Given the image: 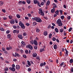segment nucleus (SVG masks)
I'll return each instance as SVG.
<instances>
[{
  "label": "nucleus",
  "mask_w": 73,
  "mask_h": 73,
  "mask_svg": "<svg viewBox=\"0 0 73 73\" xmlns=\"http://www.w3.org/2000/svg\"><path fill=\"white\" fill-rule=\"evenodd\" d=\"M60 18L61 19H62V20H63V19H64V15L62 16Z\"/></svg>",
  "instance_id": "obj_37"
},
{
  "label": "nucleus",
  "mask_w": 73,
  "mask_h": 73,
  "mask_svg": "<svg viewBox=\"0 0 73 73\" xmlns=\"http://www.w3.org/2000/svg\"><path fill=\"white\" fill-rule=\"evenodd\" d=\"M12 68H15V64H13L12 65Z\"/></svg>",
  "instance_id": "obj_50"
},
{
  "label": "nucleus",
  "mask_w": 73,
  "mask_h": 73,
  "mask_svg": "<svg viewBox=\"0 0 73 73\" xmlns=\"http://www.w3.org/2000/svg\"><path fill=\"white\" fill-rule=\"evenodd\" d=\"M15 23H16V24H17V23L18 22V21H17V20L16 19H15Z\"/></svg>",
  "instance_id": "obj_53"
},
{
  "label": "nucleus",
  "mask_w": 73,
  "mask_h": 73,
  "mask_svg": "<svg viewBox=\"0 0 73 73\" xmlns=\"http://www.w3.org/2000/svg\"><path fill=\"white\" fill-rule=\"evenodd\" d=\"M23 57H24V58H27V56H26V55H23Z\"/></svg>",
  "instance_id": "obj_46"
},
{
  "label": "nucleus",
  "mask_w": 73,
  "mask_h": 73,
  "mask_svg": "<svg viewBox=\"0 0 73 73\" xmlns=\"http://www.w3.org/2000/svg\"><path fill=\"white\" fill-rule=\"evenodd\" d=\"M19 4H22V1H20L19 2H18Z\"/></svg>",
  "instance_id": "obj_57"
},
{
  "label": "nucleus",
  "mask_w": 73,
  "mask_h": 73,
  "mask_svg": "<svg viewBox=\"0 0 73 73\" xmlns=\"http://www.w3.org/2000/svg\"><path fill=\"white\" fill-rule=\"evenodd\" d=\"M65 50L66 51V53L68 54L69 52H68V50H67L66 49V48L65 49Z\"/></svg>",
  "instance_id": "obj_41"
},
{
  "label": "nucleus",
  "mask_w": 73,
  "mask_h": 73,
  "mask_svg": "<svg viewBox=\"0 0 73 73\" xmlns=\"http://www.w3.org/2000/svg\"><path fill=\"white\" fill-rule=\"evenodd\" d=\"M32 20L33 21H36V22L38 23H41L42 22V20L40 19V18L38 17H35L34 18H32Z\"/></svg>",
  "instance_id": "obj_1"
},
{
  "label": "nucleus",
  "mask_w": 73,
  "mask_h": 73,
  "mask_svg": "<svg viewBox=\"0 0 73 73\" xmlns=\"http://www.w3.org/2000/svg\"><path fill=\"white\" fill-rule=\"evenodd\" d=\"M21 43L24 45H25V42L23 41H22L21 42Z\"/></svg>",
  "instance_id": "obj_35"
},
{
  "label": "nucleus",
  "mask_w": 73,
  "mask_h": 73,
  "mask_svg": "<svg viewBox=\"0 0 73 73\" xmlns=\"http://www.w3.org/2000/svg\"><path fill=\"white\" fill-rule=\"evenodd\" d=\"M26 25L27 26H28L30 25V24H29V23H26Z\"/></svg>",
  "instance_id": "obj_49"
},
{
  "label": "nucleus",
  "mask_w": 73,
  "mask_h": 73,
  "mask_svg": "<svg viewBox=\"0 0 73 73\" xmlns=\"http://www.w3.org/2000/svg\"><path fill=\"white\" fill-rule=\"evenodd\" d=\"M72 30V28L71 27L68 30V31L69 32H70Z\"/></svg>",
  "instance_id": "obj_45"
},
{
  "label": "nucleus",
  "mask_w": 73,
  "mask_h": 73,
  "mask_svg": "<svg viewBox=\"0 0 73 73\" xmlns=\"http://www.w3.org/2000/svg\"><path fill=\"white\" fill-rule=\"evenodd\" d=\"M27 2L28 4H29L31 3V0H27Z\"/></svg>",
  "instance_id": "obj_26"
},
{
  "label": "nucleus",
  "mask_w": 73,
  "mask_h": 73,
  "mask_svg": "<svg viewBox=\"0 0 73 73\" xmlns=\"http://www.w3.org/2000/svg\"><path fill=\"white\" fill-rule=\"evenodd\" d=\"M33 26H35V25H37V23L36 22H34L33 23Z\"/></svg>",
  "instance_id": "obj_30"
},
{
  "label": "nucleus",
  "mask_w": 73,
  "mask_h": 73,
  "mask_svg": "<svg viewBox=\"0 0 73 73\" xmlns=\"http://www.w3.org/2000/svg\"><path fill=\"white\" fill-rule=\"evenodd\" d=\"M70 19H71V17H70V16H68L67 17V19L68 20H70Z\"/></svg>",
  "instance_id": "obj_48"
},
{
  "label": "nucleus",
  "mask_w": 73,
  "mask_h": 73,
  "mask_svg": "<svg viewBox=\"0 0 73 73\" xmlns=\"http://www.w3.org/2000/svg\"><path fill=\"white\" fill-rule=\"evenodd\" d=\"M22 3V4H25L26 3H25V1H23Z\"/></svg>",
  "instance_id": "obj_63"
},
{
  "label": "nucleus",
  "mask_w": 73,
  "mask_h": 73,
  "mask_svg": "<svg viewBox=\"0 0 73 73\" xmlns=\"http://www.w3.org/2000/svg\"><path fill=\"white\" fill-rule=\"evenodd\" d=\"M0 31H4L5 30H4V29L2 28H0Z\"/></svg>",
  "instance_id": "obj_39"
},
{
  "label": "nucleus",
  "mask_w": 73,
  "mask_h": 73,
  "mask_svg": "<svg viewBox=\"0 0 73 73\" xmlns=\"http://www.w3.org/2000/svg\"><path fill=\"white\" fill-rule=\"evenodd\" d=\"M28 72H31V68H28Z\"/></svg>",
  "instance_id": "obj_47"
},
{
  "label": "nucleus",
  "mask_w": 73,
  "mask_h": 73,
  "mask_svg": "<svg viewBox=\"0 0 73 73\" xmlns=\"http://www.w3.org/2000/svg\"><path fill=\"white\" fill-rule=\"evenodd\" d=\"M43 17H44V19H45L46 20H48V17H46L44 16Z\"/></svg>",
  "instance_id": "obj_56"
},
{
  "label": "nucleus",
  "mask_w": 73,
  "mask_h": 73,
  "mask_svg": "<svg viewBox=\"0 0 73 73\" xmlns=\"http://www.w3.org/2000/svg\"><path fill=\"white\" fill-rule=\"evenodd\" d=\"M18 37H19V38H20V39H23V36H22V35L21 34L18 35Z\"/></svg>",
  "instance_id": "obj_8"
},
{
  "label": "nucleus",
  "mask_w": 73,
  "mask_h": 73,
  "mask_svg": "<svg viewBox=\"0 0 73 73\" xmlns=\"http://www.w3.org/2000/svg\"><path fill=\"white\" fill-rule=\"evenodd\" d=\"M21 28H22V29H24L25 28V26L24 24L22 25L21 26Z\"/></svg>",
  "instance_id": "obj_13"
},
{
  "label": "nucleus",
  "mask_w": 73,
  "mask_h": 73,
  "mask_svg": "<svg viewBox=\"0 0 73 73\" xmlns=\"http://www.w3.org/2000/svg\"><path fill=\"white\" fill-rule=\"evenodd\" d=\"M28 16H29V17H31V14H28Z\"/></svg>",
  "instance_id": "obj_64"
},
{
  "label": "nucleus",
  "mask_w": 73,
  "mask_h": 73,
  "mask_svg": "<svg viewBox=\"0 0 73 73\" xmlns=\"http://www.w3.org/2000/svg\"><path fill=\"white\" fill-rule=\"evenodd\" d=\"M19 25L21 26H22L23 25H24V24L23 23L21 22V21H20L19 23Z\"/></svg>",
  "instance_id": "obj_15"
},
{
  "label": "nucleus",
  "mask_w": 73,
  "mask_h": 73,
  "mask_svg": "<svg viewBox=\"0 0 73 73\" xmlns=\"http://www.w3.org/2000/svg\"><path fill=\"white\" fill-rule=\"evenodd\" d=\"M41 5H44V3L43 2H42L40 4Z\"/></svg>",
  "instance_id": "obj_52"
},
{
  "label": "nucleus",
  "mask_w": 73,
  "mask_h": 73,
  "mask_svg": "<svg viewBox=\"0 0 73 73\" xmlns=\"http://www.w3.org/2000/svg\"><path fill=\"white\" fill-rule=\"evenodd\" d=\"M25 52L26 53H27V54H28V53H29L28 50H25Z\"/></svg>",
  "instance_id": "obj_61"
},
{
  "label": "nucleus",
  "mask_w": 73,
  "mask_h": 73,
  "mask_svg": "<svg viewBox=\"0 0 73 73\" xmlns=\"http://www.w3.org/2000/svg\"><path fill=\"white\" fill-rule=\"evenodd\" d=\"M46 69H49V66H46Z\"/></svg>",
  "instance_id": "obj_60"
},
{
  "label": "nucleus",
  "mask_w": 73,
  "mask_h": 73,
  "mask_svg": "<svg viewBox=\"0 0 73 73\" xmlns=\"http://www.w3.org/2000/svg\"><path fill=\"white\" fill-rule=\"evenodd\" d=\"M40 30L39 29H38V28H36V32L38 33V32H40Z\"/></svg>",
  "instance_id": "obj_19"
},
{
  "label": "nucleus",
  "mask_w": 73,
  "mask_h": 73,
  "mask_svg": "<svg viewBox=\"0 0 73 73\" xmlns=\"http://www.w3.org/2000/svg\"><path fill=\"white\" fill-rule=\"evenodd\" d=\"M27 63L28 65H29V66H31V63L30 62H29V60H27Z\"/></svg>",
  "instance_id": "obj_29"
},
{
  "label": "nucleus",
  "mask_w": 73,
  "mask_h": 73,
  "mask_svg": "<svg viewBox=\"0 0 73 73\" xmlns=\"http://www.w3.org/2000/svg\"><path fill=\"white\" fill-rule=\"evenodd\" d=\"M38 5L39 7H41V5L40 4V2H38Z\"/></svg>",
  "instance_id": "obj_44"
},
{
  "label": "nucleus",
  "mask_w": 73,
  "mask_h": 73,
  "mask_svg": "<svg viewBox=\"0 0 73 73\" xmlns=\"http://www.w3.org/2000/svg\"><path fill=\"white\" fill-rule=\"evenodd\" d=\"M56 23L58 24V26L59 27H61L62 25V23L61 22V21L60 19H58V20L56 22Z\"/></svg>",
  "instance_id": "obj_3"
},
{
  "label": "nucleus",
  "mask_w": 73,
  "mask_h": 73,
  "mask_svg": "<svg viewBox=\"0 0 73 73\" xmlns=\"http://www.w3.org/2000/svg\"><path fill=\"white\" fill-rule=\"evenodd\" d=\"M59 31L60 32H61V33H62V32H63V31H64V29H60Z\"/></svg>",
  "instance_id": "obj_27"
},
{
  "label": "nucleus",
  "mask_w": 73,
  "mask_h": 73,
  "mask_svg": "<svg viewBox=\"0 0 73 73\" xmlns=\"http://www.w3.org/2000/svg\"><path fill=\"white\" fill-rule=\"evenodd\" d=\"M23 35L24 36H25L27 35V33H23Z\"/></svg>",
  "instance_id": "obj_58"
},
{
  "label": "nucleus",
  "mask_w": 73,
  "mask_h": 73,
  "mask_svg": "<svg viewBox=\"0 0 73 73\" xmlns=\"http://www.w3.org/2000/svg\"><path fill=\"white\" fill-rule=\"evenodd\" d=\"M36 59H37V60H40V56H38L36 57Z\"/></svg>",
  "instance_id": "obj_32"
},
{
  "label": "nucleus",
  "mask_w": 73,
  "mask_h": 73,
  "mask_svg": "<svg viewBox=\"0 0 73 73\" xmlns=\"http://www.w3.org/2000/svg\"><path fill=\"white\" fill-rule=\"evenodd\" d=\"M69 62H70V64H71L72 63H73V59H71L70 60Z\"/></svg>",
  "instance_id": "obj_22"
},
{
  "label": "nucleus",
  "mask_w": 73,
  "mask_h": 73,
  "mask_svg": "<svg viewBox=\"0 0 73 73\" xmlns=\"http://www.w3.org/2000/svg\"><path fill=\"white\" fill-rule=\"evenodd\" d=\"M10 32V31L9 30H7L6 31V33L7 34H8Z\"/></svg>",
  "instance_id": "obj_51"
},
{
  "label": "nucleus",
  "mask_w": 73,
  "mask_h": 73,
  "mask_svg": "<svg viewBox=\"0 0 73 73\" xmlns=\"http://www.w3.org/2000/svg\"><path fill=\"white\" fill-rule=\"evenodd\" d=\"M34 45H38V44L37 43V42L36 41V40H34Z\"/></svg>",
  "instance_id": "obj_10"
},
{
  "label": "nucleus",
  "mask_w": 73,
  "mask_h": 73,
  "mask_svg": "<svg viewBox=\"0 0 73 73\" xmlns=\"http://www.w3.org/2000/svg\"><path fill=\"white\" fill-rule=\"evenodd\" d=\"M7 36L8 38H9L11 37V35L10 34L7 35Z\"/></svg>",
  "instance_id": "obj_33"
},
{
  "label": "nucleus",
  "mask_w": 73,
  "mask_h": 73,
  "mask_svg": "<svg viewBox=\"0 0 73 73\" xmlns=\"http://www.w3.org/2000/svg\"><path fill=\"white\" fill-rule=\"evenodd\" d=\"M40 52H42L45 51V49H44V48H43L42 49H40Z\"/></svg>",
  "instance_id": "obj_17"
},
{
  "label": "nucleus",
  "mask_w": 73,
  "mask_h": 73,
  "mask_svg": "<svg viewBox=\"0 0 73 73\" xmlns=\"http://www.w3.org/2000/svg\"><path fill=\"white\" fill-rule=\"evenodd\" d=\"M59 12V11L58 10H57L55 12V13L56 14H57V15H59V14H58Z\"/></svg>",
  "instance_id": "obj_23"
},
{
  "label": "nucleus",
  "mask_w": 73,
  "mask_h": 73,
  "mask_svg": "<svg viewBox=\"0 0 73 73\" xmlns=\"http://www.w3.org/2000/svg\"><path fill=\"white\" fill-rule=\"evenodd\" d=\"M54 30L56 32V33H58V29H57V28H55L54 29Z\"/></svg>",
  "instance_id": "obj_14"
},
{
  "label": "nucleus",
  "mask_w": 73,
  "mask_h": 73,
  "mask_svg": "<svg viewBox=\"0 0 73 73\" xmlns=\"http://www.w3.org/2000/svg\"><path fill=\"white\" fill-rule=\"evenodd\" d=\"M57 45L56 44H55L54 46V49H57Z\"/></svg>",
  "instance_id": "obj_28"
},
{
  "label": "nucleus",
  "mask_w": 73,
  "mask_h": 73,
  "mask_svg": "<svg viewBox=\"0 0 73 73\" xmlns=\"http://www.w3.org/2000/svg\"><path fill=\"white\" fill-rule=\"evenodd\" d=\"M9 19H12V16H11V15H10L9 16Z\"/></svg>",
  "instance_id": "obj_43"
},
{
  "label": "nucleus",
  "mask_w": 73,
  "mask_h": 73,
  "mask_svg": "<svg viewBox=\"0 0 73 73\" xmlns=\"http://www.w3.org/2000/svg\"><path fill=\"white\" fill-rule=\"evenodd\" d=\"M15 54L16 56H17V57H20V55L18 54V53L17 52L15 53Z\"/></svg>",
  "instance_id": "obj_25"
},
{
  "label": "nucleus",
  "mask_w": 73,
  "mask_h": 73,
  "mask_svg": "<svg viewBox=\"0 0 73 73\" xmlns=\"http://www.w3.org/2000/svg\"><path fill=\"white\" fill-rule=\"evenodd\" d=\"M10 23L12 24H15V21H14V20L12 19L11 21H10Z\"/></svg>",
  "instance_id": "obj_11"
},
{
  "label": "nucleus",
  "mask_w": 73,
  "mask_h": 73,
  "mask_svg": "<svg viewBox=\"0 0 73 73\" xmlns=\"http://www.w3.org/2000/svg\"><path fill=\"white\" fill-rule=\"evenodd\" d=\"M12 47L9 46V47H7L6 50H9L12 49Z\"/></svg>",
  "instance_id": "obj_7"
},
{
  "label": "nucleus",
  "mask_w": 73,
  "mask_h": 73,
  "mask_svg": "<svg viewBox=\"0 0 73 73\" xmlns=\"http://www.w3.org/2000/svg\"><path fill=\"white\" fill-rule=\"evenodd\" d=\"M44 35L45 36H46L48 35V32L45 31L44 33Z\"/></svg>",
  "instance_id": "obj_18"
},
{
  "label": "nucleus",
  "mask_w": 73,
  "mask_h": 73,
  "mask_svg": "<svg viewBox=\"0 0 73 73\" xmlns=\"http://www.w3.org/2000/svg\"><path fill=\"white\" fill-rule=\"evenodd\" d=\"M49 4H50V1H48L46 3V5H49Z\"/></svg>",
  "instance_id": "obj_24"
},
{
  "label": "nucleus",
  "mask_w": 73,
  "mask_h": 73,
  "mask_svg": "<svg viewBox=\"0 0 73 73\" xmlns=\"http://www.w3.org/2000/svg\"><path fill=\"white\" fill-rule=\"evenodd\" d=\"M37 55V54L36 53H33V57H36Z\"/></svg>",
  "instance_id": "obj_9"
},
{
  "label": "nucleus",
  "mask_w": 73,
  "mask_h": 73,
  "mask_svg": "<svg viewBox=\"0 0 73 73\" xmlns=\"http://www.w3.org/2000/svg\"><path fill=\"white\" fill-rule=\"evenodd\" d=\"M13 28L14 29H16L17 28V26L15 25L13 26Z\"/></svg>",
  "instance_id": "obj_54"
},
{
  "label": "nucleus",
  "mask_w": 73,
  "mask_h": 73,
  "mask_svg": "<svg viewBox=\"0 0 73 73\" xmlns=\"http://www.w3.org/2000/svg\"><path fill=\"white\" fill-rule=\"evenodd\" d=\"M2 11L4 13H5V12H6V11H5V9H3L2 10Z\"/></svg>",
  "instance_id": "obj_36"
},
{
  "label": "nucleus",
  "mask_w": 73,
  "mask_h": 73,
  "mask_svg": "<svg viewBox=\"0 0 73 73\" xmlns=\"http://www.w3.org/2000/svg\"><path fill=\"white\" fill-rule=\"evenodd\" d=\"M9 69L10 70L12 71V72H15V71L16 70L15 68L12 67H10Z\"/></svg>",
  "instance_id": "obj_5"
},
{
  "label": "nucleus",
  "mask_w": 73,
  "mask_h": 73,
  "mask_svg": "<svg viewBox=\"0 0 73 73\" xmlns=\"http://www.w3.org/2000/svg\"><path fill=\"white\" fill-rule=\"evenodd\" d=\"M52 34L50 33L49 35V38H52Z\"/></svg>",
  "instance_id": "obj_21"
},
{
  "label": "nucleus",
  "mask_w": 73,
  "mask_h": 73,
  "mask_svg": "<svg viewBox=\"0 0 73 73\" xmlns=\"http://www.w3.org/2000/svg\"><path fill=\"white\" fill-rule=\"evenodd\" d=\"M38 13L40 15H41L42 16H44V15H45V14H44V13L42 11V9L41 8H39L38 9Z\"/></svg>",
  "instance_id": "obj_2"
},
{
  "label": "nucleus",
  "mask_w": 73,
  "mask_h": 73,
  "mask_svg": "<svg viewBox=\"0 0 73 73\" xmlns=\"http://www.w3.org/2000/svg\"><path fill=\"white\" fill-rule=\"evenodd\" d=\"M57 7L56 6V5H55L53 7V8H54V9L55 8H57Z\"/></svg>",
  "instance_id": "obj_59"
},
{
  "label": "nucleus",
  "mask_w": 73,
  "mask_h": 73,
  "mask_svg": "<svg viewBox=\"0 0 73 73\" xmlns=\"http://www.w3.org/2000/svg\"><path fill=\"white\" fill-rule=\"evenodd\" d=\"M2 50L3 51H5V49L4 48H2Z\"/></svg>",
  "instance_id": "obj_62"
},
{
  "label": "nucleus",
  "mask_w": 73,
  "mask_h": 73,
  "mask_svg": "<svg viewBox=\"0 0 73 73\" xmlns=\"http://www.w3.org/2000/svg\"><path fill=\"white\" fill-rule=\"evenodd\" d=\"M33 3L34 4H36L37 3V4H38V2L37 0H36L33 1Z\"/></svg>",
  "instance_id": "obj_12"
},
{
  "label": "nucleus",
  "mask_w": 73,
  "mask_h": 73,
  "mask_svg": "<svg viewBox=\"0 0 73 73\" xmlns=\"http://www.w3.org/2000/svg\"><path fill=\"white\" fill-rule=\"evenodd\" d=\"M16 16L17 18H18V19H20V17H21V16H20V15H19V14L17 15Z\"/></svg>",
  "instance_id": "obj_31"
},
{
  "label": "nucleus",
  "mask_w": 73,
  "mask_h": 73,
  "mask_svg": "<svg viewBox=\"0 0 73 73\" xmlns=\"http://www.w3.org/2000/svg\"><path fill=\"white\" fill-rule=\"evenodd\" d=\"M16 69H17V70H19L20 69V66H19V65H17L15 66Z\"/></svg>",
  "instance_id": "obj_6"
},
{
  "label": "nucleus",
  "mask_w": 73,
  "mask_h": 73,
  "mask_svg": "<svg viewBox=\"0 0 73 73\" xmlns=\"http://www.w3.org/2000/svg\"><path fill=\"white\" fill-rule=\"evenodd\" d=\"M44 66V65L43 64V63H42L40 64V66L41 67H42V66Z\"/></svg>",
  "instance_id": "obj_55"
},
{
  "label": "nucleus",
  "mask_w": 73,
  "mask_h": 73,
  "mask_svg": "<svg viewBox=\"0 0 73 73\" xmlns=\"http://www.w3.org/2000/svg\"><path fill=\"white\" fill-rule=\"evenodd\" d=\"M26 47L27 48H29V49H30L31 50H32L33 49V47H32L30 44L27 45L26 46Z\"/></svg>",
  "instance_id": "obj_4"
},
{
  "label": "nucleus",
  "mask_w": 73,
  "mask_h": 73,
  "mask_svg": "<svg viewBox=\"0 0 73 73\" xmlns=\"http://www.w3.org/2000/svg\"><path fill=\"white\" fill-rule=\"evenodd\" d=\"M30 43L31 44H33V40H31V41H30Z\"/></svg>",
  "instance_id": "obj_38"
},
{
  "label": "nucleus",
  "mask_w": 73,
  "mask_h": 73,
  "mask_svg": "<svg viewBox=\"0 0 73 73\" xmlns=\"http://www.w3.org/2000/svg\"><path fill=\"white\" fill-rule=\"evenodd\" d=\"M64 65V62H62L60 65V66H62Z\"/></svg>",
  "instance_id": "obj_20"
},
{
  "label": "nucleus",
  "mask_w": 73,
  "mask_h": 73,
  "mask_svg": "<svg viewBox=\"0 0 73 73\" xmlns=\"http://www.w3.org/2000/svg\"><path fill=\"white\" fill-rule=\"evenodd\" d=\"M56 38L55 37L53 38H52L53 41H56Z\"/></svg>",
  "instance_id": "obj_40"
},
{
  "label": "nucleus",
  "mask_w": 73,
  "mask_h": 73,
  "mask_svg": "<svg viewBox=\"0 0 73 73\" xmlns=\"http://www.w3.org/2000/svg\"><path fill=\"white\" fill-rule=\"evenodd\" d=\"M59 11L60 12L61 15H63V14H62V11L60 10Z\"/></svg>",
  "instance_id": "obj_34"
},
{
  "label": "nucleus",
  "mask_w": 73,
  "mask_h": 73,
  "mask_svg": "<svg viewBox=\"0 0 73 73\" xmlns=\"http://www.w3.org/2000/svg\"><path fill=\"white\" fill-rule=\"evenodd\" d=\"M34 48L35 49H37V46H34Z\"/></svg>",
  "instance_id": "obj_42"
},
{
  "label": "nucleus",
  "mask_w": 73,
  "mask_h": 73,
  "mask_svg": "<svg viewBox=\"0 0 73 73\" xmlns=\"http://www.w3.org/2000/svg\"><path fill=\"white\" fill-rule=\"evenodd\" d=\"M51 13H54V12H55V9L53 8V9L51 10Z\"/></svg>",
  "instance_id": "obj_16"
}]
</instances>
